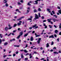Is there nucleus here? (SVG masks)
I'll return each mask as SVG.
<instances>
[{
	"label": "nucleus",
	"mask_w": 61,
	"mask_h": 61,
	"mask_svg": "<svg viewBox=\"0 0 61 61\" xmlns=\"http://www.w3.org/2000/svg\"><path fill=\"white\" fill-rule=\"evenodd\" d=\"M46 20H44L43 21V22H46Z\"/></svg>",
	"instance_id": "e2e57ef3"
},
{
	"label": "nucleus",
	"mask_w": 61,
	"mask_h": 61,
	"mask_svg": "<svg viewBox=\"0 0 61 61\" xmlns=\"http://www.w3.org/2000/svg\"><path fill=\"white\" fill-rule=\"evenodd\" d=\"M55 33H57L58 32V31L57 30H55Z\"/></svg>",
	"instance_id": "ddd939ff"
},
{
	"label": "nucleus",
	"mask_w": 61,
	"mask_h": 61,
	"mask_svg": "<svg viewBox=\"0 0 61 61\" xmlns=\"http://www.w3.org/2000/svg\"><path fill=\"white\" fill-rule=\"evenodd\" d=\"M34 40V38L33 37H31L30 38V41H33Z\"/></svg>",
	"instance_id": "423d86ee"
},
{
	"label": "nucleus",
	"mask_w": 61,
	"mask_h": 61,
	"mask_svg": "<svg viewBox=\"0 0 61 61\" xmlns=\"http://www.w3.org/2000/svg\"><path fill=\"white\" fill-rule=\"evenodd\" d=\"M4 0V1H3V3H6L7 2V1H6V0Z\"/></svg>",
	"instance_id": "f8f14e48"
},
{
	"label": "nucleus",
	"mask_w": 61,
	"mask_h": 61,
	"mask_svg": "<svg viewBox=\"0 0 61 61\" xmlns=\"http://www.w3.org/2000/svg\"><path fill=\"white\" fill-rule=\"evenodd\" d=\"M28 20H32V19L30 18H29L28 19Z\"/></svg>",
	"instance_id": "49530a36"
},
{
	"label": "nucleus",
	"mask_w": 61,
	"mask_h": 61,
	"mask_svg": "<svg viewBox=\"0 0 61 61\" xmlns=\"http://www.w3.org/2000/svg\"><path fill=\"white\" fill-rule=\"evenodd\" d=\"M41 38H39V39L37 41L38 44H39L40 43V41H41Z\"/></svg>",
	"instance_id": "7ed1b4c3"
},
{
	"label": "nucleus",
	"mask_w": 61,
	"mask_h": 61,
	"mask_svg": "<svg viewBox=\"0 0 61 61\" xmlns=\"http://www.w3.org/2000/svg\"><path fill=\"white\" fill-rule=\"evenodd\" d=\"M25 61H26V60H28V58H25Z\"/></svg>",
	"instance_id": "37998d69"
},
{
	"label": "nucleus",
	"mask_w": 61,
	"mask_h": 61,
	"mask_svg": "<svg viewBox=\"0 0 61 61\" xmlns=\"http://www.w3.org/2000/svg\"><path fill=\"white\" fill-rule=\"evenodd\" d=\"M21 19L20 18H19V19H17V21H19L20 20H21Z\"/></svg>",
	"instance_id": "7c9ffc66"
},
{
	"label": "nucleus",
	"mask_w": 61,
	"mask_h": 61,
	"mask_svg": "<svg viewBox=\"0 0 61 61\" xmlns=\"http://www.w3.org/2000/svg\"><path fill=\"white\" fill-rule=\"evenodd\" d=\"M20 2L21 3H23V0H20Z\"/></svg>",
	"instance_id": "680f3d73"
},
{
	"label": "nucleus",
	"mask_w": 61,
	"mask_h": 61,
	"mask_svg": "<svg viewBox=\"0 0 61 61\" xmlns=\"http://www.w3.org/2000/svg\"><path fill=\"white\" fill-rule=\"evenodd\" d=\"M41 19H44V16H42L41 17Z\"/></svg>",
	"instance_id": "473e14b6"
},
{
	"label": "nucleus",
	"mask_w": 61,
	"mask_h": 61,
	"mask_svg": "<svg viewBox=\"0 0 61 61\" xmlns=\"http://www.w3.org/2000/svg\"><path fill=\"white\" fill-rule=\"evenodd\" d=\"M53 16L55 17V18H57V16L56 15H53Z\"/></svg>",
	"instance_id": "a878e982"
},
{
	"label": "nucleus",
	"mask_w": 61,
	"mask_h": 61,
	"mask_svg": "<svg viewBox=\"0 0 61 61\" xmlns=\"http://www.w3.org/2000/svg\"><path fill=\"white\" fill-rule=\"evenodd\" d=\"M27 47H28V45L26 44L25 46V47L26 48Z\"/></svg>",
	"instance_id": "a19ab883"
},
{
	"label": "nucleus",
	"mask_w": 61,
	"mask_h": 61,
	"mask_svg": "<svg viewBox=\"0 0 61 61\" xmlns=\"http://www.w3.org/2000/svg\"><path fill=\"white\" fill-rule=\"evenodd\" d=\"M47 20L48 21V22H51V20H50L49 19H48Z\"/></svg>",
	"instance_id": "72a5a7b5"
},
{
	"label": "nucleus",
	"mask_w": 61,
	"mask_h": 61,
	"mask_svg": "<svg viewBox=\"0 0 61 61\" xmlns=\"http://www.w3.org/2000/svg\"><path fill=\"white\" fill-rule=\"evenodd\" d=\"M49 38H54V35H51L50 36Z\"/></svg>",
	"instance_id": "6e6552de"
},
{
	"label": "nucleus",
	"mask_w": 61,
	"mask_h": 61,
	"mask_svg": "<svg viewBox=\"0 0 61 61\" xmlns=\"http://www.w3.org/2000/svg\"><path fill=\"white\" fill-rule=\"evenodd\" d=\"M29 34V33H26L24 35V37H26V36H28Z\"/></svg>",
	"instance_id": "0eeeda50"
},
{
	"label": "nucleus",
	"mask_w": 61,
	"mask_h": 61,
	"mask_svg": "<svg viewBox=\"0 0 61 61\" xmlns=\"http://www.w3.org/2000/svg\"><path fill=\"white\" fill-rule=\"evenodd\" d=\"M8 44L7 42H5L4 44V46H6Z\"/></svg>",
	"instance_id": "412c9836"
},
{
	"label": "nucleus",
	"mask_w": 61,
	"mask_h": 61,
	"mask_svg": "<svg viewBox=\"0 0 61 61\" xmlns=\"http://www.w3.org/2000/svg\"><path fill=\"white\" fill-rule=\"evenodd\" d=\"M21 4V3H20V2H18V5H20Z\"/></svg>",
	"instance_id": "58836bf2"
},
{
	"label": "nucleus",
	"mask_w": 61,
	"mask_h": 61,
	"mask_svg": "<svg viewBox=\"0 0 61 61\" xmlns=\"http://www.w3.org/2000/svg\"><path fill=\"white\" fill-rule=\"evenodd\" d=\"M34 13H35V12H37V11L36 10V9H35L34 10Z\"/></svg>",
	"instance_id": "f3484780"
},
{
	"label": "nucleus",
	"mask_w": 61,
	"mask_h": 61,
	"mask_svg": "<svg viewBox=\"0 0 61 61\" xmlns=\"http://www.w3.org/2000/svg\"><path fill=\"white\" fill-rule=\"evenodd\" d=\"M52 13L53 14V15H54L55 14V12L53 10L52 11Z\"/></svg>",
	"instance_id": "e433bc0d"
},
{
	"label": "nucleus",
	"mask_w": 61,
	"mask_h": 61,
	"mask_svg": "<svg viewBox=\"0 0 61 61\" xmlns=\"http://www.w3.org/2000/svg\"><path fill=\"white\" fill-rule=\"evenodd\" d=\"M26 12V14H28V13H29V10H27Z\"/></svg>",
	"instance_id": "3c124183"
},
{
	"label": "nucleus",
	"mask_w": 61,
	"mask_h": 61,
	"mask_svg": "<svg viewBox=\"0 0 61 61\" xmlns=\"http://www.w3.org/2000/svg\"><path fill=\"white\" fill-rule=\"evenodd\" d=\"M20 35H19L17 37V39H19L20 37Z\"/></svg>",
	"instance_id": "aec40b11"
},
{
	"label": "nucleus",
	"mask_w": 61,
	"mask_h": 61,
	"mask_svg": "<svg viewBox=\"0 0 61 61\" xmlns=\"http://www.w3.org/2000/svg\"><path fill=\"white\" fill-rule=\"evenodd\" d=\"M15 56V53L13 54V56Z\"/></svg>",
	"instance_id": "5fc2aeb1"
},
{
	"label": "nucleus",
	"mask_w": 61,
	"mask_h": 61,
	"mask_svg": "<svg viewBox=\"0 0 61 61\" xmlns=\"http://www.w3.org/2000/svg\"><path fill=\"white\" fill-rule=\"evenodd\" d=\"M48 46H49V45L48 43L46 44V47H48Z\"/></svg>",
	"instance_id": "9b49d317"
},
{
	"label": "nucleus",
	"mask_w": 61,
	"mask_h": 61,
	"mask_svg": "<svg viewBox=\"0 0 61 61\" xmlns=\"http://www.w3.org/2000/svg\"><path fill=\"white\" fill-rule=\"evenodd\" d=\"M3 35L2 34H0V38H2L3 37Z\"/></svg>",
	"instance_id": "4be33fe9"
},
{
	"label": "nucleus",
	"mask_w": 61,
	"mask_h": 61,
	"mask_svg": "<svg viewBox=\"0 0 61 61\" xmlns=\"http://www.w3.org/2000/svg\"><path fill=\"white\" fill-rule=\"evenodd\" d=\"M32 28H33V27H30L29 28V29H30V30H31V29H32Z\"/></svg>",
	"instance_id": "79ce46f5"
},
{
	"label": "nucleus",
	"mask_w": 61,
	"mask_h": 61,
	"mask_svg": "<svg viewBox=\"0 0 61 61\" xmlns=\"http://www.w3.org/2000/svg\"><path fill=\"white\" fill-rule=\"evenodd\" d=\"M17 25H21V23H20H20L19 22L17 23Z\"/></svg>",
	"instance_id": "2eb2a0df"
},
{
	"label": "nucleus",
	"mask_w": 61,
	"mask_h": 61,
	"mask_svg": "<svg viewBox=\"0 0 61 61\" xmlns=\"http://www.w3.org/2000/svg\"><path fill=\"white\" fill-rule=\"evenodd\" d=\"M20 28H18V31H19V30H20Z\"/></svg>",
	"instance_id": "4d7b16f0"
},
{
	"label": "nucleus",
	"mask_w": 61,
	"mask_h": 61,
	"mask_svg": "<svg viewBox=\"0 0 61 61\" xmlns=\"http://www.w3.org/2000/svg\"><path fill=\"white\" fill-rule=\"evenodd\" d=\"M51 45L52 46V45H54V42H53V41L51 43Z\"/></svg>",
	"instance_id": "2f4dec72"
},
{
	"label": "nucleus",
	"mask_w": 61,
	"mask_h": 61,
	"mask_svg": "<svg viewBox=\"0 0 61 61\" xmlns=\"http://www.w3.org/2000/svg\"><path fill=\"white\" fill-rule=\"evenodd\" d=\"M38 10L39 11H41V10L40 8H38Z\"/></svg>",
	"instance_id": "b1692460"
},
{
	"label": "nucleus",
	"mask_w": 61,
	"mask_h": 61,
	"mask_svg": "<svg viewBox=\"0 0 61 61\" xmlns=\"http://www.w3.org/2000/svg\"><path fill=\"white\" fill-rule=\"evenodd\" d=\"M45 28H47V26H45Z\"/></svg>",
	"instance_id": "69168bd1"
},
{
	"label": "nucleus",
	"mask_w": 61,
	"mask_h": 61,
	"mask_svg": "<svg viewBox=\"0 0 61 61\" xmlns=\"http://www.w3.org/2000/svg\"><path fill=\"white\" fill-rule=\"evenodd\" d=\"M16 31H17L16 30H14L13 31V33H15V32H16Z\"/></svg>",
	"instance_id": "de8ad7c7"
},
{
	"label": "nucleus",
	"mask_w": 61,
	"mask_h": 61,
	"mask_svg": "<svg viewBox=\"0 0 61 61\" xmlns=\"http://www.w3.org/2000/svg\"><path fill=\"white\" fill-rule=\"evenodd\" d=\"M30 58H32V56H30Z\"/></svg>",
	"instance_id": "338daca9"
},
{
	"label": "nucleus",
	"mask_w": 61,
	"mask_h": 61,
	"mask_svg": "<svg viewBox=\"0 0 61 61\" xmlns=\"http://www.w3.org/2000/svg\"><path fill=\"white\" fill-rule=\"evenodd\" d=\"M14 46H15V47H19L20 46L19 45H14Z\"/></svg>",
	"instance_id": "cd10ccee"
},
{
	"label": "nucleus",
	"mask_w": 61,
	"mask_h": 61,
	"mask_svg": "<svg viewBox=\"0 0 61 61\" xmlns=\"http://www.w3.org/2000/svg\"><path fill=\"white\" fill-rule=\"evenodd\" d=\"M59 28H61V25H60L59 26Z\"/></svg>",
	"instance_id": "774afa93"
},
{
	"label": "nucleus",
	"mask_w": 61,
	"mask_h": 61,
	"mask_svg": "<svg viewBox=\"0 0 61 61\" xmlns=\"http://www.w3.org/2000/svg\"><path fill=\"white\" fill-rule=\"evenodd\" d=\"M36 3H34V4L35 5V4H38V1L37 0H36L35 1Z\"/></svg>",
	"instance_id": "9d476101"
},
{
	"label": "nucleus",
	"mask_w": 61,
	"mask_h": 61,
	"mask_svg": "<svg viewBox=\"0 0 61 61\" xmlns=\"http://www.w3.org/2000/svg\"><path fill=\"white\" fill-rule=\"evenodd\" d=\"M17 25V24H14V25L13 26V27H16V26Z\"/></svg>",
	"instance_id": "5701e85b"
},
{
	"label": "nucleus",
	"mask_w": 61,
	"mask_h": 61,
	"mask_svg": "<svg viewBox=\"0 0 61 61\" xmlns=\"http://www.w3.org/2000/svg\"><path fill=\"white\" fill-rule=\"evenodd\" d=\"M34 54H37V53L35 51H34Z\"/></svg>",
	"instance_id": "864d4df0"
},
{
	"label": "nucleus",
	"mask_w": 61,
	"mask_h": 61,
	"mask_svg": "<svg viewBox=\"0 0 61 61\" xmlns=\"http://www.w3.org/2000/svg\"><path fill=\"white\" fill-rule=\"evenodd\" d=\"M6 56H7V55H4V56H3V57H4V58H5V57H6Z\"/></svg>",
	"instance_id": "09e8293b"
},
{
	"label": "nucleus",
	"mask_w": 61,
	"mask_h": 61,
	"mask_svg": "<svg viewBox=\"0 0 61 61\" xmlns=\"http://www.w3.org/2000/svg\"><path fill=\"white\" fill-rule=\"evenodd\" d=\"M40 36V35H37L35 37H38V36Z\"/></svg>",
	"instance_id": "393cba45"
},
{
	"label": "nucleus",
	"mask_w": 61,
	"mask_h": 61,
	"mask_svg": "<svg viewBox=\"0 0 61 61\" xmlns=\"http://www.w3.org/2000/svg\"><path fill=\"white\" fill-rule=\"evenodd\" d=\"M23 54L22 53L21 54V58H24V56L23 55Z\"/></svg>",
	"instance_id": "dca6fc26"
},
{
	"label": "nucleus",
	"mask_w": 61,
	"mask_h": 61,
	"mask_svg": "<svg viewBox=\"0 0 61 61\" xmlns=\"http://www.w3.org/2000/svg\"><path fill=\"white\" fill-rule=\"evenodd\" d=\"M20 35V36H22L23 35V31H21V32H20L19 33Z\"/></svg>",
	"instance_id": "39448f33"
},
{
	"label": "nucleus",
	"mask_w": 61,
	"mask_h": 61,
	"mask_svg": "<svg viewBox=\"0 0 61 61\" xmlns=\"http://www.w3.org/2000/svg\"><path fill=\"white\" fill-rule=\"evenodd\" d=\"M32 31L31 30V31H28V33H31V32H32Z\"/></svg>",
	"instance_id": "603ef678"
},
{
	"label": "nucleus",
	"mask_w": 61,
	"mask_h": 61,
	"mask_svg": "<svg viewBox=\"0 0 61 61\" xmlns=\"http://www.w3.org/2000/svg\"><path fill=\"white\" fill-rule=\"evenodd\" d=\"M49 27L50 28H52V27H53V26H52L51 25H49Z\"/></svg>",
	"instance_id": "4468645a"
},
{
	"label": "nucleus",
	"mask_w": 61,
	"mask_h": 61,
	"mask_svg": "<svg viewBox=\"0 0 61 61\" xmlns=\"http://www.w3.org/2000/svg\"><path fill=\"white\" fill-rule=\"evenodd\" d=\"M28 5H31V4H30L29 3H28Z\"/></svg>",
	"instance_id": "bf43d9fd"
},
{
	"label": "nucleus",
	"mask_w": 61,
	"mask_h": 61,
	"mask_svg": "<svg viewBox=\"0 0 61 61\" xmlns=\"http://www.w3.org/2000/svg\"><path fill=\"white\" fill-rule=\"evenodd\" d=\"M1 43H2V40L0 38V45L1 44Z\"/></svg>",
	"instance_id": "c756f323"
},
{
	"label": "nucleus",
	"mask_w": 61,
	"mask_h": 61,
	"mask_svg": "<svg viewBox=\"0 0 61 61\" xmlns=\"http://www.w3.org/2000/svg\"><path fill=\"white\" fill-rule=\"evenodd\" d=\"M37 19H39V17H38V15L36 14H35V18H34V19L35 20H36Z\"/></svg>",
	"instance_id": "f257e3e1"
},
{
	"label": "nucleus",
	"mask_w": 61,
	"mask_h": 61,
	"mask_svg": "<svg viewBox=\"0 0 61 61\" xmlns=\"http://www.w3.org/2000/svg\"><path fill=\"white\" fill-rule=\"evenodd\" d=\"M5 5L7 7V6H8V4H7V3H6Z\"/></svg>",
	"instance_id": "f704fd0d"
},
{
	"label": "nucleus",
	"mask_w": 61,
	"mask_h": 61,
	"mask_svg": "<svg viewBox=\"0 0 61 61\" xmlns=\"http://www.w3.org/2000/svg\"><path fill=\"white\" fill-rule=\"evenodd\" d=\"M57 41L58 42H59V38H58L57 39Z\"/></svg>",
	"instance_id": "c9c22d12"
},
{
	"label": "nucleus",
	"mask_w": 61,
	"mask_h": 61,
	"mask_svg": "<svg viewBox=\"0 0 61 61\" xmlns=\"http://www.w3.org/2000/svg\"><path fill=\"white\" fill-rule=\"evenodd\" d=\"M57 7L58 9H60V7L59 6H58Z\"/></svg>",
	"instance_id": "052dcab7"
},
{
	"label": "nucleus",
	"mask_w": 61,
	"mask_h": 61,
	"mask_svg": "<svg viewBox=\"0 0 61 61\" xmlns=\"http://www.w3.org/2000/svg\"><path fill=\"white\" fill-rule=\"evenodd\" d=\"M54 54H58V52H57L56 51H54Z\"/></svg>",
	"instance_id": "c85d7f7f"
},
{
	"label": "nucleus",
	"mask_w": 61,
	"mask_h": 61,
	"mask_svg": "<svg viewBox=\"0 0 61 61\" xmlns=\"http://www.w3.org/2000/svg\"><path fill=\"white\" fill-rule=\"evenodd\" d=\"M43 25L44 26H45L46 25L45 23H43Z\"/></svg>",
	"instance_id": "ea45409f"
},
{
	"label": "nucleus",
	"mask_w": 61,
	"mask_h": 61,
	"mask_svg": "<svg viewBox=\"0 0 61 61\" xmlns=\"http://www.w3.org/2000/svg\"><path fill=\"white\" fill-rule=\"evenodd\" d=\"M54 26L55 27V28H57V27H56V26L55 25H54Z\"/></svg>",
	"instance_id": "8fccbe9b"
},
{
	"label": "nucleus",
	"mask_w": 61,
	"mask_h": 61,
	"mask_svg": "<svg viewBox=\"0 0 61 61\" xmlns=\"http://www.w3.org/2000/svg\"><path fill=\"white\" fill-rule=\"evenodd\" d=\"M35 31H32V34H34V33H35Z\"/></svg>",
	"instance_id": "6e6d98bb"
},
{
	"label": "nucleus",
	"mask_w": 61,
	"mask_h": 61,
	"mask_svg": "<svg viewBox=\"0 0 61 61\" xmlns=\"http://www.w3.org/2000/svg\"><path fill=\"white\" fill-rule=\"evenodd\" d=\"M47 11H48L49 13H50V12H51V11H50V9H47Z\"/></svg>",
	"instance_id": "1a4fd4ad"
},
{
	"label": "nucleus",
	"mask_w": 61,
	"mask_h": 61,
	"mask_svg": "<svg viewBox=\"0 0 61 61\" xmlns=\"http://www.w3.org/2000/svg\"><path fill=\"white\" fill-rule=\"evenodd\" d=\"M12 40L13 41H15V39H12Z\"/></svg>",
	"instance_id": "13d9d810"
},
{
	"label": "nucleus",
	"mask_w": 61,
	"mask_h": 61,
	"mask_svg": "<svg viewBox=\"0 0 61 61\" xmlns=\"http://www.w3.org/2000/svg\"><path fill=\"white\" fill-rule=\"evenodd\" d=\"M12 27H10L9 28H8V29H9V30L11 29V28H12Z\"/></svg>",
	"instance_id": "bb28decb"
},
{
	"label": "nucleus",
	"mask_w": 61,
	"mask_h": 61,
	"mask_svg": "<svg viewBox=\"0 0 61 61\" xmlns=\"http://www.w3.org/2000/svg\"><path fill=\"white\" fill-rule=\"evenodd\" d=\"M21 19H22V18H25V17L24 16H22V17L21 18H20Z\"/></svg>",
	"instance_id": "a18cd8bd"
},
{
	"label": "nucleus",
	"mask_w": 61,
	"mask_h": 61,
	"mask_svg": "<svg viewBox=\"0 0 61 61\" xmlns=\"http://www.w3.org/2000/svg\"><path fill=\"white\" fill-rule=\"evenodd\" d=\"M33 28H34H34V29H36V28H37L38 27V26H37V24H35L33 26Z\"/></svg>",
	"instance_id": "f03ea898"
},
{
	"label": "nucleus",
	"mask_w": 61,
	"mask_h": 61,
	"mask_svg": "<svg viewBox=\"0 0 61 61\" xmlns=\"http://www.w3.org/2000/svg\"><path fill=\"white\" fill-rule=\"evenodd\" d=\"M54 36L55 37H57V36H56V34H54Z\"/></svg>",
	"instance_id": "c03bdc74"
},
{
	"label": "nucleus",
	"mask_w": 61,
	"mask_h": 61,
	"mask_svg": "<svg viewBox=\"0 0 61 61\" xmlns=\"http://www.w3.org/2000/svg\"><path fill=\"white\" fill-rule=\"evenodd\" d=\"M23 9L22 7H20L19 8V9Z\"/></svg>",
	"instance_id": "0e129e2a"
},
{
	"label": "nucleus",
	"mask_w": 61,
	"mask_h": 61,
	"mask_svg": "<svg viewBox=\"0 0 61 61\" xmlns=\"http://www.w3.org/2000/svg\"><path fill=\"white\" fill-rule=\"evenodd\" d=\"M23 51H24V52H25V53H27L28 52L27 51H26V49L23 50Z\"/></svg>",
	"instance_id": "6ab92c4d"
},
{
	"label": "nucleus",
	"mask_w": 61,
	"mask_h": 61,
	"mask_svg": "<svg viewBox=\"0 0 61 61\" xmlns=\"http://www.w3.org/2000/svg\"><path fill=\"white\" fill-rule=\"evenodd\" d=\"M4 30L5 31H7L8 30V28L7 27H5L4 28Z\"/></svg>",
	"instance_id": "20e7f679"
},
{
	"label": "nucleus",
	"mask_w": 61,
	"mask_h": 61,
	"mask_svg": "<svg viewBox=\"0 0 61 61\" xmlns=\"http://www.w3.org/2000/svg\"><path fill=\"white\" fill-rule=\"evenodd\" d=\"M39 16V17H41V16H40V13H38Z\"/></svg>",
	"instance_id": "4c0bfd02"
},
{
	"label": "nucleus",
	"mask_w": 61,
	"mask_h": 61,
	"mask_svg": "<svg viewBox=\"0 0 61 61\" xmlns=\"http://www.w3.org/2000/svg\"><path fill=\"white\" fill-rule=\"evenodd\" d=\"M58 11L59 12V14H61V9L59 10Z\"/></svg>",
	"instance_id": "a211bd4d"
}]
</instances>
